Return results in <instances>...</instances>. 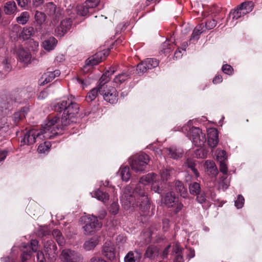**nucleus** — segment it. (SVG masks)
Segmentation results:
<instances>
[{"label":"nucleus","instance_id":"obj_1","mask_svg":"<svg viewBox=\"0 0 262 262\" xmlns=\"http://www.w3.org/2000/svg\"><path fill=\"white\" fill-rule=\"evenodd\" d=\"M172 170L171 168L162 169L160 172L161 181L159 176L154 172L142 176L134 191L130 186L125 187L120 196L122 205L126 209L132 206H139L143 211L149 209V201L142 185H146L150 183L151 190L161 194L163 190V184L170 178Z\"/></svg>","mask_w":262,"mask_h":262},{"label":"nucleus","instance_id":"obj_2","mask_svg":"<svg viewBox=\"0 0 262 262\" xmlns=\"http://www.w3.org/2000/svg\"><path fill=\"white\" fill-rule=\"evenodd\" d=\"M59 120L57 117L49 118L39 132L35 129L28 131L21 140V145L33 144L38 139H50L53 138L58 134L61 128L59 126Z\"/></svg>","mask_w":262,"mask_h":262},{"label":"nucleus","instance_id":"obj_3","mask_svg":"<svg viewBox=\"0 0 262 262\" xmlns=\"http://www.w3.org/2000/svg\"><path fill=\"white\" fill-rule=\"evenodd\" d=\"M55 109L59 112L63 111L61 120V125H60V120H59V126L61 128L59 130L58 134H61L63 127L67 126L73 122V119L78 114L79 107L75 101L74 98L71 96L70 98H64L58 102L55 106ZM56 117H57V116ZM58 118H59L58 117Z\"/></svg>","mask_w":262,"mask_h":262},{"label":"nucleus","instance_id":"obj_4","mask_svg":"<svg viewBox=\"0 0 262 262\" xmlns=\"http://www.w3.org/2000/svg\"><path fill=\"white\" fill-rule=\"evenodd\" d=\"M181 130L196 146L201 147L206 141L205 134L199 127H191L189 122L181 128Z\"/></svg>","mask_w":262,"mask_h":262},{"label":"nucleus","instance_id":"obj_5","mask_svg":"<svg viewBox=\"0 0 262 262\" xmlns=\"http://www.w3.org/2000/svg\"><path fill=\"white\" fill-rule=\"evenodd\" d=\"M149 161V156L144 153L132 157L129 160L132 169L136 172H143Z\"/></svg>","mask_w":262,"mask_h":262},{"label":"nucleus","instance_id":"obj_6","mask_svg":"<svg viewBox=\"0 0 262 262\" xmlns=\"http://www.w3.org/2000/svg\"><path fill=\"white\" fill-rule=\"evenodd\" d=\"M60 258L62 262H82L83 257L78 252L69 249L62 251Z\"/></svg>","mask_w":262,"mask_h":262},{"label":"nucleus","instance_id":"obj_7","mask_svg":"<svg viewBox=\"0 0 262 262\" xmlns=\"http://www.w3.org/2000/svg\"><path fill=\"white\" fill-rule=\"evenodd\" d=\"M102 226L101 222H99L96 216L92 215L88 218V221L83 227L84 233L86 235L92 234L99 230Z\"/></svg>","mask_w":262,"mask_h":262},{"label":"nucleus","instance_id":"obj_8","mask_svg":"<svg viewBox=\"0 0 262 262\" xmlns=\"http://www.w3.org/2000/svg\"><path fill=\"white\" fill-rule=\"evenodd\" d=\"M102 95L103 99L111 104L116 103L118 101V94L114 87L103 85Z\"/></svg>","mask_w":262,"mask_h":262},{"label":"nucleus","instance_id":"obj_9","mask_svg":"<svg viewBox=\"0 0 262 262\" xmlns=\"http://www.w3.org/2000/svg\"><path fill=\"white\" fill-rule=\"evenodd\" d=\"M159 65V61L154 58H147L137 66V71L139 75H142L148 70H151Z\"/></svg>","mask_w":262,"mask_h":262},{"label":"nucleus","instance_id":"obj_10","mask_svg":"<svg viewBox=\"0 0 262 262\" xmlns=\"http://www.w3.org/2000/svg\"><path fill=\"white\" fill-rule=\"evenodd\" d=\"M45 12L52 19V22L55 23L61 16L60 10L57 8L52 2L48 3L46 5Z\"/></svg>","mask_w":262,"mask_h":262},{"label":"nucleus","instance_id":"obj_11","mask_svg":"<svg viewBox=\"0 0 262 262\" xmlns=\"http://www.w3.org/2000/svg\"><path fill=\"white\" fill-rule=\"evenodd\" d=\"M102 253L108 260H114L116 258V251L113 243L111 241H106L103 246Z\"/></svg>","mask_w":262,"mask_h":262},{"label":"nucleus","instance_id":"obj_12","mask_svg":"<svg viewBox=\"0 0 262 262\" xmlns=\"http://www.w3.org/2000/svg\"><path fill=\"white\" fill-rule=\"evenodd\" d=\"M44 250L46 255H48L49 258L52 260L55 259L57 255V247L52 240H48L44 243Z\"/></svg>","mask_w":262,"mask_h":262},{"label":"nucleus","instance_id":"obj_13","mask_svg":"<svg viewBox=\"0 0 262 262\" xmlns=\"http://www.w3.org/2000/svg\"><path fill=\"white\" fill-rule=\"evenodd\" d=\"M72 21L70 19H64L61 21L60 25L55 29L56 35L63 36L71 28Z\"/></svg>","mask_w":262,"mask_h":262},{"label":"nucleus","instance_id":"obj_14","mask_svg":"<svg viewBox=\"0 0 262 262\" xmlns=\"http://www.w3.org/2000/svg\"><path fill=\"white\" fill-rule=\"evenodd\" d=\"M219 142L218 132L215 128H210L208 130V144L211 148L216 146Z\"/></svg>","mask_w":262,"mask_h":262},{"label":"nucleus","instance_id":"obj_15","mask_svg":"<svg viewBox=\"0 0 262 262\" xmlns=\"http://www.w3.org/2000/svg\"><path fill=\"white\" fill-rule=\"evenodd\" d=\"M60 72L58 70H56L53 72L48 71L42 76L40 79V84L43 85L52 81L56 77L60 75Z\"/></svg>","mask_w":262,"mask_h":262},{"label":"nucleus","instance_id":"obj_16","mask_svg":"<svg viewBox=\"0 0 262 262\" xmlns=\"http://www.w3.org/2000/svg\"><path fill=\"white\" fill-rule=\"evenodd\" d=\"M164 151L170 158L174 159H178L181 158L183 154V151L181 148L176 147H170L164 149Z\"/></svg>","mask_w":262,"mask_h":262},{"label":"nucleus","instance_id":"obj_17","mask_svg":"<svg viewBox=\"0 0 262 262\" xmlns=\"http://www.w3.org/2000/svg\"><path fill=\"white\" fill-rule=\"evenodd\" d=\"M142 254L139 250L130 251L125 256L124 262H136L140 260L142 258Z\"/></svg>","mask_w":262,"mask_h":262},{"label":"nucleus","instance_id":"obj_18","mask_svg":"<svg viewBox=\"0 0 262 262\" xmlns=\"http://www.w3.org/2000/svg\"><path fill=\"white\" fill-rule=\"evenodd\" d=\"M99 242V236H94L86 240L83 244V247L87 251L92 250L96 247Z\"/></svg>","mask_w":262,"mask_h":262},{"label":"nucleus","instance_id":"obj_19","mask_svg":"<svg viewBox=\"0 0 262 262\" xmlns=\"http://www.w3.org/2000/svg\"><path fill=\"white\" fill-rule=\"evenodd\" d=\"M103 84H99L97 87L93 89L87 94L86 99L88 101H92L94 100L100 94L102 95Z\"/></svg>","mask_w":262,"mask_h":262},{"label":"nucleus","instance_id":"obj_20","mask_svg":"<svg viewBox=\"0 0 262 262\" xmlns=\"http://www.w3.org/2000/svg\"><path fill=\"white\" fill-rule=\"evenodd\" d=\"M249 13V11L246 12H242V11L238 7L236 9L234 10L232 12H231L229 15V17L227 19V22H229V19L232 18V21L230 22V26H234L235 24L232 23V22L234 20H237L239 18L242 16H244L246 14Z\"/></svg>","mask_w":262,"mask_h":262},{"label":"nucleus","instance_id":"obj_21","mask_svg":"<svg viewBox=\"0 0 262 262\" xmlns=\"http://www.w3.org/2000/svg\"><path fill=\"white\" fill-rule=\"evenodd\" d=\"M35 20L36 23V31H40L42 29V25L46 20V15L44 13L36 11L35 14Z\"/></svg>","mask_w":262,"mask_h":262},{"label":"nucleus","instance_id":"obj_22","mask_svg":"<svg viewBox=\"0 0 262 262\" xmlns=\"http://www.w3.org/2000/svg\"><path fill=\"white\" fill-rule=\"evenodd\" d=\"M57 43V40L54 37H51L45 40L42 43V46L45 50L50 51L55 49Z\"/></svg>","mask_w":262,"mask_h":262},{"label":"nucleus","instance_id":"obj_23","mask_svg":"<svg viewBox=\"0 0 262 262\" xmlns=\"http://www.w3.org/2000/svg\"><path fill=\"white\" fill-rule=\"evenodd\" d=\"M18 59L20 62L27 64L31 61V55L28 51L20 49L18 51Z\"/></svg>","mask_w":262,"mask_h":262},{"label":"nucleus","instance_id":"obj_24","mask_svg":"<svg viewBox=\"0 0 262 262\" xmlns=\"http://www.w3.org/2000/svg\"><path fill=\"white\" fill-rule=\"evenodd\" d=\"M28 112L27 107H23L19 111L15 113L13 116V121L15 125H17L18 123L24 119Z\"/></svg>","mask_w":262,"mask_h":262},{"label":"nucleus","instance_id":"obj_25","mask_svg":"<svg viewBox=\"0 0 262 262\" xmlns=\"http://www.w3.org/2000/svg\"><path fill=\"white\" fill-rule=\"evenodd\" d=\"M92 197L96 198L99 201L103 203L107 202L109 200V195L107 193L104 192L99 189L91 193Z\"/></svg>","mask_w":262,"mask_h":262},{"label":"nucleus","instance_id":"obj_26","mask_svg":"<svg viewBox=\"0 0 262 262\" xmlns=\"http://www.w3.org/2000/svg\"><path fill=\"white\" fill-rule=\"evenodd\" d=\"M205 26L203 24H199L194 29L192 33L190 38V41L198 40L200 37V35L204 31Z\"/></svg>","mask_w":262,"mask_h":262},{"label":"nucleus","instance_id":"obj_27","mask_svg":"<svg viewBox=\"0 0 262 262\" xmlns=\"http://www.w3.org/2000/svg\"><path fill=\"white\" fill-rule=\"evenodd\" d=\"M17 10V7L15 2H7L4 6V11L7 15H12L14 14Z\"/></svg>","mask_w":262,"mask_h":262},{"label":"nucleus","instance_id":"obj_28","mask_svg":"<svg viewBox=\"0 0 262 262\" xmlns=\"http://www.w3.org/2000/svg\"><path fill=\"white\" fill-rule=\"evenodd\" d=\"M158 248L155 246L151 245L147 248L145 256L150 259H154L158 256Z\"/></svg>","mask_w":262,"mask_h":262},{"label":"nucleus","instance_id":"obj_29","mask_svg":"<svg viewBox=\"0 0 262 262\" xmlns=\"http://www.w3.org/2000/svg\"><path fill=\"white\" fill-rule=\"evenodd\" d=\"M205 166L211 175L214 177L217 175V169L213 161L206 160Z\"/></svg>","mask_w":262,"mask_h":262},{"label":"nucleus","instance_id":"obj_30","mask_svg":"<svg viewBox=\"0 0 262 262\" xmlns=\"http://www.w3.org/2000/svg\"><path fill=\"white\" fill-rule=\"evenodd\" d=\"M130 75L127 73H122L115 76L113 82L114 85L118 86L129 78Z\"/></svg>","mask_w":262,"mask_h":262},{"label":"nucleus","instance_id":"obj_31","mask_svg":"<svg viewBox=\"0 0 262 262\" xmlns=\"http://www.w3.org/2000/svg\"><path fill=\"white\" fill-rule=\"evenodd\" d=\"M165 203L168 207H171L176 202V198L173 192H167L164 199Z\"/></svg>","mask_w":262,"mask_h":262},{"label":"nucleus","instance_id":"obj_32","mask_svg":"<svg viewBox=\"0 0 262 262\" xmlns=\"http://www.w3.org/2000/svg\"><path fill=\"white\" fill-rule=\"evenodd\" d=\"M35 31L36 30L32 27L24 28L21 33V37L24 40L28 39L34 34Z\"/></svg>","mask_w":262,"mask_h":262},{"label":"nucleus","instance_id":"obj_33","mask_svg":"<svg viewBox=\"0 0 262 262\" xmlns=\"http://www.w3.org/2000/svg\"><path fill=\"white\" fill-rule=\"evenodd\" d=\"M92 10L89 8L88 5L86 4H83L82 5L78 6L77 7V14L81 16H86L89 13L91 12Z\"/></svg>","mask_w":262,"mask_h":262},{"label":"nucleus","instance_id":"obj_34","mask_svg":"<svg viewBox=\"0 0 262 262\" xmlns=\"http://www.w3.org/2000/svg\"><path fill=\"white\" fill-rule=\"evenodd\" d=\"M120 173L121 179L123 181L127 182L130 179V173L128 166L121 167L120 169Z\"/></svg>","mask_w":262,"mask_h":262},{"label":"nucleus","instance_id":"obj_35","mask_svg":"<svg viewBox=\"0 0 262 262\" xmlns=\"http://www.w3.org/2000/svg\"><path fill=\"white\" fill-rule=\"evenodd\" d=\"M189 192L192 195H196L201 192L200 184L196 182H192L189 185Z\"/></svg>","mask_w":262,"mask_h":262},{"label":"nucleus","instance_id":"obj_36","mask_svg":"<svg viewBox=\"0 0 262 262\" xmlns=\"http://www.w3.org/2000/svg\"><path fill=\"white\" fill-rule=\"evenodd\" d=\"M102 54L101 53H100L95 55L94 57L90 58L86 61V66H94L98 64L102 60L101 57H99V56H101Z\"/></svg>","mask_w":262,"mask_h":262},{"label":"nucleus","instance_id":"obj_37","mask_svg":"<svg viewBox=\"0 0 262 262\" xmlns=\"http://www.w3.org/2000/svg\"><path fill=\"white\" fill-rule=\"evenodd\" d=\"M115 72V68H111L109 70H107L104 74H103L102 75V76L100 78L99 84H103L104 85H106L105 84L106 82H107L109 80V76L113 74Z\"/></svg>","mask_w":262,"mask_h":262},{"label":"nucleus","instance_id":"obj_38","mask_svg":"<svg viewBox=\"0 0 262 262\" xmlns=\"http://www.w3.org/2000/svg\"><path fill=\"white\" fill-rule=\"evenodd\" d=\"M30 18V14L27 11L23 12L21 13L19 16L16 18V21L20 24L25 25L29 20Z\"/></svg>","mask_w":262,"mask_h":262},{"label":"nucleus","instance_id":"obj_39","mask_svg":"<svg viewBox=\"0 0 262 262\" xmlns=\"http://www.w3.org/2000/svg\"><path fill=\"white\" fill-rule=\"evenodd\" d=\"M176 190L180 193V195L183 198L187 195V190L185 188L183 184L180 181H177L175 184Z\"/></svg>","mask_w":262,"mask_h":262},{"label":"nucleus","instance_id":"obj_40","mask_svg":"<svg viewBox=\"0 0 262 262\" xmlns=\"http://www.w3.org/2000/svg\"><path fill=\"white\" fill-rule=\"evenodd\" d=\"M53 236L55 238L56 242L59 245H63L64 243V238L60 231L58 229H55L52 232Z\"/></svg>","mask_w":262,"mask_h":262},{"label":"nucleus","instance_id":"obj_41","mask_svg":"<svg viewBox=\"0 0 262 262\" xmlns=\"http://www.w3.org/2000/svg\"><path fill=\"white\" fill-rule=\"evenodd\" d=\"M195 162V161L193 159H188L186 161V164L188 167L193 171L195 176L196 177H198L199 176V173L197 169L195 168L196 165Z\"/></svg>","mask_w":262,"mask_h":262},{"label":"nucleus","instance_id":"obj_42","mask_svg":"<svg viewBox=\"0 0 262 262\" xmlns=\"http://www.w3.org/2000/svg\"><path fill=\"white\" fill-rule=\"evenodd\" d=\"M219 188H221L223 190H226L230 185V181L227 178L222 177L220 178L219 182Z\"/></svg>","mask_w":262,"mask_h":262},{"label":"nucleus","instance_id":"obj_43","mask_svg":"<svg viewBox=\"0 0 262 262\" xmlns=\"http://www.w3.org/2000/svg\"><path fill=\"white\" fill-rule=\"evenodd\" d=\"M50 146L51 143L50 142H45L39 145L37 150L39 153H45L50 149Z\"/></svg>","mask_w":262,"mask_h":262},{"label":"nucleus","instance_id":"obj_44","mask_svg":"<svg viewBox=\"0 0 262 262\" xmlns=\"http://www.w3.org/2000/svg\"><path fill=\"white\" fill-rule=\"evenodd\" d=\"M207 150L204 148H200L195 150L194 154L198 158H205L207 157Z\"/></svg>","mask_w":262,"mask_h":262},{"label":"nucleus","instance_id":"obj_45","mask_svg":"<svg viewBox=\"0 0 262 262\" xmlns=\"http://www.w3.org/2000/svg\"><path fill=\"white\" fill-rule=\"evenodd\" d=\"M119 210V205L118 203L117 202H113L111 204V205L110 207V209H109L110 212L112 214H113L114 215H116L118 213Z\"/></svg>","mask_w":262,"mask_h":262},{"label":"nucleus","instance_id":"obj_46","mask_svg":"<svg viewBox=\"0 0 262 262\" xmlns=\"http://www.w3.org/2000/svg\"><path fill=\"white\" fill-rule=\"evenodd\" d=\"M196 195V200L198 203L203 204L207 201L206 194L204 191H201V192L197 194Z\"/></svg>","mask_w":262,"mask_h":262},{"label":"nucleus","instance_id":"obj_47","mask_svg":"<svg viewBox=\"0 0 262 262\" xmlns=\"http://www.w3.org/2000/svg\"><path fill=\"white\" fill-rule=\"evenodd\" d=\"M216 159L220 162H224L227 159L226 152L225 150H219L216 154Z\"/></svg>","mask_w":262,"mask_h":262},{"label":"nucleus","instance_id":"obj_48","mask_svg":"<svg viewBox=\"0 0 262 262\" xmlns=\"http://www.w3.org/2000/svg\"><path fill=\"white\" fill-rule=\"evenodd\" d=\"M172 51L171 45L169 41H165L162 46L161 52L164 54H167Z\"/></svg>","mask_w":262,"mask_h":262},{"label":"nucleus","instance_id":"obj_49","mask_svg":"<svg viewBox=\"0 0 262 262\" xmlns=\"http://www.w3.org/2000/svg\"><path fill=\"white\" fill-rule=\"evenodd\" d=\"M245 200L242 195H238L237 199L235 201V206L237 209L243 207L244 204Z\"/></svg>","mask_w":262,"mask_h":262},{"label":"nucleus","instance_id":"obj_50","mask_svg":"<svg viewBox=\"0 0 262 262\" xmlns=\"http://www.w3.org/2000/svg\"><path fill=\"white\" fill-rule=\"evenodd\" d=\"M238 8L242 11V12L249 11V12L252 10V9L251 8V4L249 2L243 3Z\"/></svg>","mask_w":262,"mask_h":262},{"label":"nucleus","instance_id":"obj_51","mask_svg":"<svg viewBox=\"0 0 262 262\" xmlns=\"http://www.w3.org/2000/svg\"><path fill=\"white\" fill-rule=\"evenodd\" d=\"M99 2L100 0H87L84 3L88 5L90 9L93 10L98 5Z\"/></svg>","mask_w":262,"mask_h":262},{"label":"nucleus","instance_id":"obj_52","mask_svg":"<svg viewBox=\"0 0 262 262\" xmlns=\"http://www.w3.org/2000/svg\"><path fill=\"white\" fill-rule=\"evenodd\" d=\"M216 25V21L215 19H212L206 22L205 27L207 29L210 30L215 27Z\"/></svg>","mask_w":262,"mask_h":262},{"label":"nucleus","instance_id":"obj_53","mask_svg":"<svg viewBox=\"0 0 262 262\" xmlns=\"http://www.w3.org/2000/svg\"><path fill=\"white\" fill-rule=\"evenodd\" d=\"M222 71L226 74L231 75L233 72V68L231 66L226 64L223 66Z\"/></svg>","mask_w":262,"mask_h":262},{"label":"nucleus","instance_id":"obj_54","mask_svg":"<svg viewBox=\"0 0 262 262\" xmlns=\"http://www.w3.org/2000/svg\"><path fill=\"white\" fill-rule=\"evenodd\" d=\"M220 170L224 174H226L228 172V167L224 162H220Z\"/></svg>","mask_w":262,"mask_h":262},{"label":"nucleus","instance_id":"obj_55","mask_svg":"<svg viewBox=\"0 0 262 262\" xmlns=\"http://www.w3.org/2000/svg\"><path fill=\"white\" fill-rule=\"evenodd\" d=\"M31 251H23L21 254L22 262H25L31 257Z\"/></svg>","mask_w":262,"mask_h":262},{"label":"nucleus","instance_id":"obj_56","mask_svg":"<svg viewBox=\"0 0 262 262\" xmlns=\"http://www.w3.org/2000/svg\"><path fill=\"white\" fill-rule=\"evenodd\" d=\"M36 257L38 262H46L44 254L41 251H37Z\"/></svg>","mask_w":262,"mask_h":262},{"label":"nucleus","instance_id":"obj_57","mask_svg":"<svg viewBox=\"0 0 262 262\" xmlns=\"http://www.w3.org/2000/svg\"><path fill=\"white\" fill-rule=\"evenodd\" d=\"M45 2V0H32V5L33 8H38L41 6Z\"/></svg>","mask_w":262,"mask_h":262},{"label":"nucleus","instance_id":"obj_58","mask_svg":"<svg viewBox=\"0 0 262 262\" xmlns=\"http://www.w3.org/2000/svg\"><path fill=\"white\" fill-rule=\"evenodd\" d=\"M38 242L36 239L32 240L31 242V249L33 252H37Z\"/></svg>","mask_w":262,"mask_h":262},{"label":"nucleus","instance_id":"obj_59","mask_svg":"<svg viewBox=\"0 0 262 262\" xmlns=\"http://www.w3.org/2000/svg\"><path fill=\"white\" fill-rule=\"evenodd\" d=\"M90 262H107L104 259L99 256H93L90 260Z\"/></svg>","mask_w":262,"mask_h":262},{"label":"nucleus","instance_id":"obj_60","mask_svg":"<svg viewBox=\"0 0 262 262\" xmlns=\"http://www.w3.org/2000/svg\"><path fill=\"white\" fill-rule=\"evenodd\" d=\"M126 241V238L123 235H119L116 238V242L119 244H123Z\"/></svg>","mask_w":262,"mask_h":262},{"label":"nucleus","instance_id":"obj_61","mask_svg":"<svg viewBox=\"0 0 262 262\" xmlns=\"http://www.w3.org/2000/svg\"><path fill=\"white\" fill-rule=\"evenodd\" d=\"M16 1L18 5L21 8L26 7L28 3V0H16Z\"/></svg>","mask_w":262,"mask_h":262},{"label":"nucleus","instance_id":"obj_62","mask_svg":"<svg viewBox=\"0 0 262 262\" xmlns=\"http://www.w3.org/2000/svg\"><path fill=\"white\" fill-rule=\"evenodd\" d=\"M169 227V220L168 219H164L163 220V229L164 231H166L167 230Z\"/></svg>","mask_w":262,"mask_h":262},{"label":"nucleus","instance_id":"obj_63","mask_svg":"<svg viewBox=\"0 0 262 262\" xmlns=\"http://www.w3.org/2000/svg\"><path fill=\"white\" fill-rule=\"evenodd\" d=\"M222 81V77L221 75L216 76L213 79L212 82L214 84H217Z\"/></svg>","mask_w":262,"mask_h":262},{"label":"nucleus","instance_id":"obj_64","mask_svg":"<svg viewBox=\"0 0 262 262\" xmlns=\"http://www.w3.org/2000/svg\"><path fill=\"white\" fill-rule=\"evenodd\" d=\"M2 64L6 71H9L10 70V66L8 63L7 59L4 60V61L2 62Z\"/></svg>","mask_w":262,"mask_h":262}]
</instances>
